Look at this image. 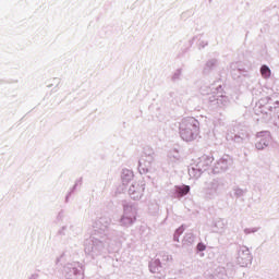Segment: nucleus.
<instances>
[{
    "mask_svg": "<svg viewBox=\"0 0 279 279\" xmlns=\"http://www.w3.org/2000/svg\"><path fill=\"white\" fill-rule=\"evenodd\" d=\"M180 130L181 137L186 142L193 141L199 134V126L197 125V120L194 118L184 119L181 122Z\"/></svg>",
    "mask_w": 279,
    "mask_h": 279,
    "instance_id": "f257e3e1",
    "label": "nucleus"
},
{
    "mask_svg": "<svg viewBox=\"0 0 279 279\" xmlns=\"http://www.w3.org/2000/svg\"><path fill=\"white\" fill-rule=\"evenodd\" d=\"M265 134V138H260ZM257 138H260L258 142H256L255 146L256 149H263L264 147H267L269 145V133H258Z\"/></svg>",
    "mask_w": 279,
    "mask_h": 279,
    "instance_id": "f03ea898",
    "label": "nucleus"
},
{
    "mask_svg": "<svg viewBox=\"0 0 279 279\" xmlns=\"http://www.w3.org/2000/svg\"><path fill=\"white\" fill-rule=\"evenodd\" d=\"M260 73H262V76L265 77L266 80L271 77V70L267 65H263L260 68Z\"/></svg>",
    "mask_w": 279,
    "mask_h": 279,
    "instance_id": "7ed1b4c3",
    "label": "nucleus"
},
{
    "mask_svg": "<svg viewBox=\"0 0 279 279\" xmlns=\"http://www.w3.org/2000/svg\"><path fill=\"white\" fill-rule=\"evenodd\" d=\"M189 191H191V187L189 185H184L178 189V193L179 195H181V197L189 194Z\"/></svg>",
    "mask_w": 279,
    "mask_h": 279,
    "instance_id": "20e7f679",
    "label": "nucleus"
},
{
    "mask_svg": "<svg viewBox=\"0 0 279 279\" xmlns=\"http://www.w3.org/2000/svg\"><path fill=\"white\" fill-rule=\"evenodd\" d=\"M197 250H198V252H204L206 250V246L204 245V243H198Z\"/></svg>",
    "mask_w": 279,
    "mask_h": 279,
    "instance_id": "39448f33",
    "label": "nucleus"
},
{
    "mask_svg": "<svg viewBox=\"0 0 279 279\" xmlns=\"http://www.w3.org/2000/svg\"><path fill=\"white\" fill-rule=\"evenodd\" d=\"M130 193H134V191H132V189H130Z\"/></svg>",
    "mask_w": 279,
    "mask_h": 279,
    "instance_id": "423d86ee",
    "label": "nucleus"
}]
</instances>
